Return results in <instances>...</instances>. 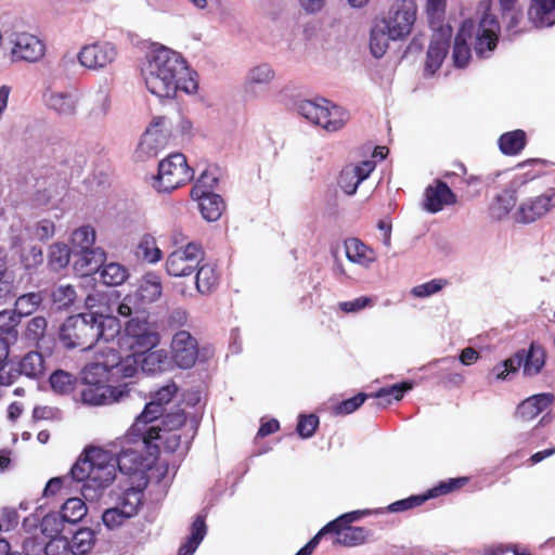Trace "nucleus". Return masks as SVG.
Instances as JSON below:
<instances>
[{"label":"nucleus","mask_w":555,"mask_h":555,"mask_svg":"<svg viewBox=\"0 0 555 555\" xmlns=\"http://www.w3.org/2000/svg\"><path fill=\"white\" fill-rule=\"evenodd\" d=\"M87 505L79 498H69L61 508V517L64 521L75 524L87 515Z\"/></svg>","instance_id":"nucleus-45"},{"label":"nucleus","mask_w":555,"mask_h":555,"mask_svg":"<svg viewBox=\"0 0 555 555\" xmlns=\"http://www.w3.org/2000/svg\"><path fill=\"white\" fill-rule=\"evenodd\" d=\"M134 255L149 264H156L163 259V251L158 247L156 237L151 233H144L139 237Z\"/></svg>","instance_id":"nucleus-34"},{"label":"nucleus","mask_w":555,"mask_h":555,"mask_svg":"<svg viewBox=\"0 0 555 555\" xmlns=\"http://www.w3.org/2000/svg\"><path fill=\"white\" fill-rule=\"evenodd\" d=\"M179 391L178 385L170 380L165 386L160 387L152 397V401L156 402L158 406L165 408L176 397Z\"/></svg>","instance_id":"nucleus-58"},{"label":"nucleus","mask_w":555,"mask_h":555,"mask_svg":"<svg viewBox=\"0 0 555 555\" xmlns=\"http://www.w3.org/2000/svg\"><path fill=\"white\" fill-rule=\"evenodd\" d=\"M47 321L44 318L37 317L29 321L27 325L26 335L29 339L37 341L39 340L46 332Z\"/></svg>","instance_id":"nucleus-62"},{"label":"nucleus","mask_w":555,"mask_h":555,"mask_svg":"<svg viewBox=\"0 0 555 555\" xmlns=\"http://www.w3.org/2000/svg\"><path fill=\"white\" fill-rule=\"evenodd\" d=\"M112 100L105 86H98L89 92V117L92 120H103L111 112Z\"/></svg>","instance_id":"nucleus-31"},{"label":"nucleus","mask_w":555,"mask_h":555,"mask_svg":"<svg viewBox=\"0 0 555 555\" xmlns=\"http://www.w3.org/2000/svg\"><path fill=\"white\" fill-rule=\"evenodd\" d=\"M198 349H170L168 353L171 360V370L175 367L190 369L197 360Z\"/></svg>","instance_id":"nucleus-48"},{"label":"nucleus","mask_w":555,"mask_h":555,"mask_svg":"<svg viewBox=\"0 0 555 555\" xmlns=\"http://www.w3.org/2000/svg\"><path fill=\"white\" fill-rule=\"evenodd\" d=\"M417 7L413 0H397L387 15L376 20L393 41L406 38L415 24Z\"/></svg>","instance_id":"nucleus-9"},{"label":"nucleus","mask_w":555,"mask_h":555,"mask_svg":"<svg viewBox=\"0 0 555 555\" xmlns=\"http://www.w3.org/2000/svg\"><path fill=\"white\" fill-rule=\"evenodd\" d=\"M448 284L449 283L446 279H433L428 282L413 286L410 294L414 298L425 299L440 293Z\"/></svg>","instance_id":"nucleus-47"},{"label":"nucleus","mask_w":555,"mask_h":555,"mask_svg":"<svg viewBox=\"0 0 555 555\" xmlns=\"http://www.w3.org/2000/svg\"><path fill=\"white\" fill-rule=\"evenodd\" d=\"M276 79V70L268 62H259L251 65L244 78V88L247 92L255 93L258 88H267Z\"/></svg>","instance_id":"nucleus-26"},{"label":"nucleus","mask_w":555,"mask_h":555,"mask_svg":"<svg viewBox=\"0 0 555 555\" xmlns=\"http://www.w3.org/2000/svg\"><path fill=\"white\" fill-rule=\"evenodd\" d=\"M367 393L359 392L356 396L343 400L334 405L333 411L336 415H348L357 411L369 398Z\"/></svg>","instance_id":"nucleus-55"},{"label":"nucleus","mask_w":555,"mask_h":555,"mask_svg":"<svg viewBox=\"0 0 555 555\" xmlns=\"http://www.w3.org/2000/svg\"><path fill=\"white\" fill-rule=\"evenodd\" d=\"M428 500L426 493L418 495H411L406 499L396 501L388 506V509L392 513L404 512L414 507H417Z\"/></svg>","instance_id":"nucleus-59"},{"label":"nucleus","mask_w":555,"mask_h":555,"mask_svg":"<svg viewBox=\"0 0 555 555\" xmlns=\"http://www.w3.org/2000/svg\"><path fill=\"white\" fill-rule=\"evenodd\" d=\"M526 349L518 351L514 358L504 360L493 366L491 373L496 379H506L511 373L517 372L522 365L524 374L534 376L539 374L545 364V349Z\"/></svg>","instance_id":"nucleus-11"},{"label":"nucleus","mask_w":555,"mask_h":555,"mask_svg":"<svg viewBox=\"0 0 555 555\" xmlns=\"http://www.w3.org/2000/svg\"><path fill=\"white\" fill-rule=\"evenodd\" d=\"M374 298L370 296H360L351 300L341 301L338 304V309L345 313H359L364 309L374 306Z\"/></svg>","instance_id":"nucleus-56"},{"label":"nucleus","mask_w":555,"mask_h":555,"mask_svg":"<svg viewBox=\"0 0 555 555\" xmlns=\"http://www.w3.org/2000/svg\"><path fill=\"white\" fill-rule=\"evenodd\" d=\"M60 337L66 347H78L87 344V347H92L93 343H88V337H98L104 343L109 341L103 328L96 325V319L93 314L69 317L61 327Z\"/></svg>","instance_id":"nucleus-8"},{"label":"nucleus","mask_w":555,"mask_h":555,"mask_svg":"<svg viewBox=\"0 0 555 555\" xmlns=\"http://www.w3.org/2000/svg\"><path fill=\"white\" fill-rule=\"evenodd\" d=\"M107 296L103 292L95 291L86 297L85 306L87 309L94 310L87 314H93L96 319V325L103 328L107 324L112 328L109 336L118 333V324L115 318L112 317V309L106 305Z\"/></svg>","instance_id":"nucleus-23"},{"label":"nucleus","mask_w":555,"mask_h":555,"mask_svg":"<svg viewBox=\"0 0 555 555\" xmlns=\"http://www.w3.org/2000/svg\"><path fill=\"white\" fill-rule=\"evenodd\" d=\"M218 183L216 173L211 170H205L196 180L191 191V197L201 198L206 195L215 194L214 189Z\"/></svg>","instance_id":"nucleus-46"},{"label":"nucleus","mask_w":555,"mask_h":555,"mask_svg":"<svg viewBox=\"0 0 555 555\" xmlns=\"http://www.w3.org/2000/svg\"><path fill=\"white\" fill-rule=\"evenodd\" d=\"M163 295L162 278L156 272L144 273L137 282V288L128 294L117 307V313L124 318L131 315L133 310H144L157 301Z\"/></svg>","instance_id":"nucleus-7"},{"label":"nucleus","mask_w":555,"mask_h":555,"mask_svg":"<svg viewBox=\"0 0 555 555\" xmlns=\"http://www.w3.org/2000/svg\"><path fill=\"white\" fill-rule=\"evenodd\" d=\"M165 408L158 406L156 402L152 400L147 402L141 412L134 420L129 431L132 436L138 437L142 440L146 448L154 447V441L160 438L162 428L159 426L151 425V423L163 417ZM158 449L157 446H155Z\"/></svg>","instance_id":"nucleus-15"},{"label":"nucleus","mask_w":555,"mask_h":555,"mask_svg":"<svg viewBox=\"0 0 555 555\" xmlns=\"http://www.w3.org/2000/svg\"><path fill=\"white\" fill-rule=\"evenodd\" d=\"M126 334L142 347H157L160 343L157 326L139 319H132L127 323Z\"/></svg>","instance_id":"nucleus-27"},{"label":"nucleus","mask_w":555,"mask_h":555,"mask_svg":"<svg viewBox=\"0 0 555 555\" xmlns=\"http://www.w3.org/2000/svg\"><path fill=\"white\" fill-rule=\"evenodd\" d=\"M70 251L66 244L55 243L51 245L49 262L55 270L65 268L69 262Z\"/></svg>","instance_id":"nucleus-52"},{"label":"nucleus","mask_w":555,"mask_h":555,"mask_svg":"<svg viewBox=\"0 0 555 555\" xmlns=\"http://www.w3.org/2000/svg\"><path fill=\"white\" fill-rule=\"evenodd\" d=\"M446 0H427L426 13L433 25L441 20Z\"/></svg>","instance_id":"nucleus-63"},{"label":"nucleus","mask_w":555,"mask_h":555,"mask_svg":"<svg viewBox=\"0 0 555 555\" xmlns=\"http://www.w3.org/2000/svg\"><path fill=\"white\" fill-rule=\"evenodd\" d=\"M467 482V477L450 478L448 480L440 481L437 486L427 490L425 493L428 496V500L438 498L463 488Z\"/></svg>","instance_id":"nucleus-49"},{"label":"nucleus","mask_w":555,"mask_h":555,"mask_svg":"<svg viewBox=\"0 0 555 555\" xmlns=\"http://www.w3.org/2000/svg\"><path fill=\"white\" fill-rule=\"evenodd\" d=\"M169 137L167 119L163 116L153 117L140 137L134 151L135 158L144 162L156 157L167 146Z\"/></svg>","instance_id":"nucleus-10"},{"label":"nucleus","mask_w":555,"mask_h":555,"mask_svg":"<svg viewBox=\"0 0 555 555\" xmlns=\"http://www.w3.org/2000/svg\"><path fill=\"white\" fill-rule=\"evenodd\" d=\"M165 435L158 440H163L164 449L167 452H176L181 444V436L177 431L164 430Z\"/></svg>","instance_id":"nucleus-64"},{"label":"nucleus","mask_w":555,"mask_h":555,"mask_svg":"<svg viewBox=\"0 0 555 555\" xmlns=\"http://www.w3.org/2000/svg\"><path fill=\"white\" fill-rule=\"evenodd\" d=\"M20 322L18 315L13 311L0 312V347H11L16 344V326Z\"/></svg>","instance_id":"nucleus-36"},{"label":"nucleus","mask_w":555,"mask_h":555,"mask_svg":"<svg viewBox=\"0 0 555 555\" xmlns=\"http://www.w3.org/2000/svg\"><path fill=\"white\" fill-rule=\"evenodd\" d=\"M42 297L39 293H29L20 296L15 301V313L18 315L31 314L41 304Z\"/></svg>","instance_id":"nucleus-51"},{"label":"nucleus","mask_w":555,"mask_h":555,"mask_svg":"<svg viewBox=\"0 0 555 555\" xmlns=\"http://www.w3.org/2000/svg\"><path fill=\"white\" fill-rule=\"evenodd\" d=\"M193 199L198 203V208L203 218L209 222L217 221L221 217L225 207L223 199L218 194H210Z\"/></svg>","instance_id":"nucleus-37"},{"label":"nucleus","mask_w":555,"mask_h":555,"mask_svg":"<svg viewBox=\"0 0 555 555\" xmlns=\"http://www.w3.org/2000/svg\"><path fill=\"white\" fill-rule=\"evenodd\" d=\"M146 89L159 99H173L180 92L195 94L198 90L197 74L177 51L153 44L142 67Z\"/></svg>","instance_id":"nucleus-2"},{"label":"nucleus","mask_w":555,"mask_h":555,"mask_svg":"<svg viewBox=\"0 0 555 555\" xmlns=\"http://www.w3.org/2000/svg\"><path fill=\"white\" fill-rule=\"evenodd\" d=\"M196 288L201 294H208L212 292L219 282V274L217 272V268L212 263H204L203 266H198L196 269Z\"/></svg>","instance_id":"nucleus-43"},{"label":"nucleus","mask_w":555,"mask_h":555,"mask_svg":"<svg viewBox=\"0 0 555 555\" xmlns=\"http://www.w3.org/2000/svg\"><path fill=\"white\" fill-rule=\"evenodd\" d=\"M64 522L65 521L62 519L61 514H48L41 519L40 531L49 538L50 541L44 542L38 541L36 537L30 538L31 540H35V545L39 553H44V555H54L56 551L62 548L61 555H67V540L60 537L64 530Z\"/></svg>","instance_id":"nucleus-17"},{"label":"nucleus","mask_w":555,"mask_h":555,"mask_svg":"<svg viewBox=\"0 0 555 555\" xmlns=\"http://www.w3.org/2000/svg\"><path fill=\"white\" fill-rule=\"evenodd\" d=\"M455 202V194L444 182L435 181L425 189L423 207L430 214H437Z\"/></svg>","instance_id":"nucleus-24"},{"label":"nucleus","mask_w":555,"mask_h":555,"mask_svg":"<svg viewBox=\"0 0 555 555\" xmlns=\"http://www.w3.org/2000/svg\"><path fill=\"white\" fill-rule=\"evenodd\" d=\"M74 376L65 371L59 370L51 374L50 384L54 391L68 393L74 388Z\"/></svg>","instance_id":"nucleus-54"},{"label":"nucleus","mask_w":555,"mask_h":555,"mask_svg":"<svg viewBox=\"0 0 555 555\" xmlns=\"http://www.w3.org/2000/svg\"><path fill=\"white\" fill-rule=\"evenodd\" d=\"M376 162L372 159L356 160L347 164L339 172L337 185L346 195L356 194L358 186L374 171Z\"/></svg>","instance_id":"nucleus-20"},{"label":"nucleus","mask_w":555,"mask_h":555,"mask_svg":"<svg viewBox=\"0 0 555 555\" xmlns=\"http://www.w3.org/2000/svg\"><path fill=\"white\" fill-rule=\"evenodd\" d=\"M99 273L101 281L107 286H119L130 276L127 267L114 261L103 264Z\"/></svg>","instance_id":"nucleus-38"},{"label":"nucleus","mask_w":555,"mask_h":555,"mask_svg":"<svg viewBox=\"0 0 555 555\" xmlns=\"http://www.w3.org/2000/svg\"><path fill=\"white\" fill-rule=\"evenodd\" d=\"M76 297V292L70 285H59L52 292V301L59 309L72 306Z\"/></svg>","instance_id":"nucleus-53"},{"label":"nucleus","mask_w":555,"mask_h":555,"mask_svg":"<svg viewBox=\"0 0 555 555\" xmlns=\"http://www.w3.org/2000/svg\"><path fill=\"white\" fill-rule=\"evenodd\" d=\"M392 38L389 36L387 29H383L379 22L375 21L370 34V51L376 59L383 57L389 49V43Z\"/></svg>","instance_id":"nucleus-40"},{"label":"nucleus","mask_w":555,"mask_h":555,"mask_svg":"<svg viewBox=\"0 0 555 555\" xmlns=\"http://www.w3.org/2000/svg\"><path fill=\"white\" fill-rule=\"evenodd\" d=\"M413 387L410 382H402L391 386L383 387L374 393H370L369 398L375 400L374 405L379 409H385L390 405L393 401H400L408 390Z\"/></svg>","instance_id":"nucleus-35"},{"label":"nucleus","mask_w":555,"mask_h":555,"mask_svg":"<svg viewBox=\"0 0 555 555\" xmlns=\"http://www.w3.org/2000/svg\"><path fill=\"white\" fill-rule=\"evenodd\" d=\"M500 24L495 16L485 12L482 17L475 23L465 21L455 37L452 60L454 66L465 67L472 57L468 40H473L475 52L479 57H489L499 41Z\"/></svg>","instance_id":"nucleus-4"},{"label":"nucleus","mask_w":555,"mask_h":555,"mask_svg":"<svg viewBox=\"0 0 555 555\" xmlns=\"http://www.w3.org/2000/svg\"><path fill=\"white\" fill-rule=\"evenodd\" d=\"M359 518L360 512H351L330 521L314 534V546L326 535H331L333 545L352 547L364 543L369 531L363 527L351 526Z\"/></svg>","instance_id":"nucleus-5"},{"label":"nucleus","mask_w":555,"mask_h":555,"mask_svg":"<svg viewBox=\"0 0 555 555\" xmlns=\"http://www.w3.org/2000/svg\"><path fill=\"white\" fill-rule=\"evenodd\" d=\"M186 422V414L183 410H177L176 412H171L163 415L162 424L164 426V430H172L177 431L181 428Z\"/></svg>","instance_id":"nucleus-61"},{"label":"nucleus","mask_w":555,"mask_h":555,"mask_svg":"<svg viewBox=\"0 0 555 555\" xmlns=\"http://www.w3.org/2000/svg\"><path fill=\"white\" fill-rule=\"evenodd\" d=\"M95 230L90 225H82L75 230L72 234V244L79 251L93 248L95 243Z\"/></svg>","instance_id":"nucleus-50"},{"label":"nucleus","mask_w":555,"mask_h":555,"mask_svg":"<svg viewBox=\"0 0 555 555\" xmlns=\"http://www.w3.org/2000/svg\"><path fill=\"white\" fill-rule=\"evenodd\" d=\"M117 48L109 41H95L83 44L77 54L80 66L90 70L108 67L117 59Z\"/></svg>","instance_id":"nucleus-16"},{"label":"nucleus","mask_w":555,"mask_h":555,"mask_svg":"<svg viewBox=\"0 0 555 555\" xmlns=\"http://www.w3.org/2000/svg\"><path fill=\"white\" fill-rule=\"evenodd\" d=\"M451 29L448 26H440L435 30L425 60V72L434 75L442 65L449 49Z\"/></svg>","instance_id":"nucleus-21"},{"label":"nucleus","mask_w":555,"mask_h":555,"mask_svg":"<svg viewBox=\"0 0 555 555\" xmlns=\"http://www.w3.org/2000/svg\"><path fill=\"white\" fill-rule=\"evenodd\" d=\"M555 208V189H546L543 193L521 201L513 214L518 224H531L543 219Z\"/></svg>","instance_id":"nucleus-12"},{"label":"nucleus","mask_w":555,"mask_h":555,"mask_svg":"<svg viewBox=\"0 0 555 555\" xmlns=\"http://www.w3.org/2000/svg\"><path fill=\"white\" fill-rule=\"evenodd\" d=\"M22 262L26 268H35L42 263V249L36 245H27L21 254Z\"/></svg>","instance_id":"nucleus-60"},{"label":"nucleus","mask_w":555,"mask_h":555,"mask_svg":"<svg viewBox=\"0 0 555 555\" xmlns=\"http://www.w3.org/2000/svg\"><path fill=\"white\" fill-rule=\"evenodd\" d=\"M349 120L348 112L334 102L314 96V125L327 132H336L345 127Z\"/></svg>","instance_id":"nucleus-18"},{"label":"nucleus","mask_w":555,"mask_h":555,"mask_svg":"<svg viewBox=\"0 0 555 555\" xmlns=\"http://www.w3.org/2000/svg\"><path fill=\"white\" fill-rule=\"evenodd\" d=\"M116 465L121 473L137 475L143 478L142 456L135 451L124 450L116 459L115 455L99 447H89L79 456L70 469L72 478L85 482L81 492L88 498L89 491L102 490L108 487L116 477Z\"/></svg>","instance_id":"nucleus-3"},{"label":"nucleus","mask_w":555,"mask_h":555,"mask_svg":"<svg viewBox=\"0 0 555 555\" xmlns=\"http://www.w3.org/2000/svg\"><path fill=\"white\" fill-rule=\"evenodd\" d=\"M94 543V531L90 528H80L74 533L70 542L67 541V551L70 550L74 555H86L93 548Z\"/></svg>","instance_id":"nucleus-39"},{"label":"nucleus","mask_w":555,"mask_h":555,"mask_svg":"<svg viewBox=\"0 0 555 555\" xmlns=\"http://www.w3.org/2000/svg\"><path fill=\"white\" fill-rule=\"evenodd\" d=\"M309 95V86L298 87L293 85L291 87V102L292 109L299 116L310 119L312 113V102L306 98Z\"/></svg>","instance_id":"nucleus-44"},{"label":"nucleus","mask_w":555,"mask_h":555,"mask_svg":"<svg viewBox=\"0 0 555 555\" xmlns=\"http://www.w3.org/2000/svg\"><path fill=\"white\" fill-rule=\"evenodd\" d=\"M517 193L513 189H504L490 199L487 206V215L491 221H506L517 208Z\"/></svg>","instance_id":"nucleus-22"},{"label":"nucleus","mask_w":555,"mask_h":555,"mask_svg":"<svg viewBox=\"0 0 555 555\" xmlns=\"http://www.w3.org/2000/svg\"><path fill=\"white\" fill-rule=\"evenodd\" d=\"M344 250L347 260L351 264L364 270L370 269L377 259L375 250L357 237L346 238Z\"/></svg>","instance_id":"nucleus-25"},{"label":"nucleus","mask_w":555,"mask_h":555,"mask_svg":"<svg viewBox=\"0 0 555 555\" xmlns=\"http://www.w3.org/2000/svg\"><path fill=\"white\" fill-rule=\"evenodd\" d=\"M552 393H539L524 400L516 410V417L521 422H530L546 410L553 402Z\"/></svg>","instance_id":"nucleus-29"},{"label":"nucleus","mask_w":555,"mask_h":555,"mask_svg":"<svg viewBox=\"0 0 555 555\" xmlns=\"http://www.w3.org/2000/svg\"><path fill=\"white\" fill-rule=\"evenodd\" d=\"M131 350L102 349L96 361L85 365L81 380L86 387L80 392L83 403L109 405L129 397L127 379L134 377L139 370V358Z\"/></svg>","instance_id":"nucleus-1"},{"label":"nucleus","mask_w":555,"mask_h":555,"mask_svg":"<svg viewBox=\"0 0 555 555\" xmlns=\"http://www.w3.org/2000/svg\"><path fill=\"white\" fill-rule=\"evenodd\" d=\"M147 486V480H143L135 487L127 488L118 499L117 506L125 511L129 517H133L138 514L139 509L143 505L144 501V489Z\"/></svg>","instance_id":"nucleus-33"},{"label":"nucleus","mask_w":555,"mask_h":555,"mask_svg":"<svg viewBox=\"0 0 555 555\" xmlns=\"http://www.w3.org/2000/svg\"><path fill=\"white\" fill-rule=\"evenodd\" d=\"M528 17L538 28L553 26L555 24V0H531Z\"/></svg>","instance_id":"nucleus-30"},{"label":"nucleus","mask_w":555,"mask_h":555,"mask_svg":"<svg viewBox=\"0 0 555 555\" xmlns=\"http://www.w3.org/2000/svg\"><path fill=\"white\" fill-rule=\"evenodd\" d=\"M204 253L199 245L186 243L173 251L166 259V271L175 278L191 275L203 261Z\"/></svg>","instance_id":"nucleus-14"},{"label":"nucleus","mask_w":555,"mask_h":555,"mask_svg":"<svg viewBox=\"0 0 555 555\" xmlns=\"http://www.w3.org/2000/svg\"><path fill=\"white\" fill-rule=\"evenodd\" d=\"M105 257V251L100 247L81 250L74 262V268L79 274L89 275L99 271L100 267L104 263Z\"/></svg>","instance_id":"nucleus-32"},{"label":"nucleus","mask_w":555,"mask_h":555,"mask_svg":"<svg viewBox=\"0 0 555 555\" xmlns=\"http://www.w3.org/2000/svg\"><path fill=\"white\" fill-rule=\"evenodd\" d=\"M139 358V366L143 372L156 373L171 370V360L167 349H145L131 352Z\"/></svg>","instance_id":"nucleus-28"},{"label":"nucleus","mask_w":555,"mask_h":555,"mask_svg":"<svg viewBox=\"0 0 555 555\" xmlns=\"http://www.w3.org/2000/svg\"><path fill=\"white\" fill-rule=\"evenodd\" d=\"M43 105L62 118L76 116L80 103V94L72 87H47L42 92Z\"/></svg>","instance_id":"nucleus-13"},{"label":"nucleus","mask_w":555,"mask_h":555,"mask_svg":"<svg viewBox=\"0 0 555 555\" xmlns=\"http://www.w3.org/2000/svg\"><path fill=\"white\" fill-rule=\"evenodd\" d=\"M526 142V132L517 129L503 133L499 138V147L505 155H517L524 150Z\"/></svg>","instance_id":"nucleus-42"},{"label":"nucleus","mask_w":555,"mask_h":555,"mask_svg":"<svg viewBox=\"0 0 555 555\" xmlns=\"http://www.w3.org/2000/svg\"><path fill=\"white\" fill-rule=\"evenodd\" d=\"M192 178L193 170L186 157L182 153H172L159 162L152 186L159 193H167L186 184Z\"/></svg>","instance_id":"nucleus-6"},{"label":"nucleus","mask_w":555,"mask_h":555,"mask_svg":"<svg viewBox=\"0 0 555 555\" xmlns=\"http://www.w3.org/2000/svg\"><path fill=\"white\" fill-rule=\"evenodd\" d=\"M21 372L28 377H39L44 374V356L38 349H33L26 353L20 362Z\"/></svg>","instance_id":"nucleus-41"},{"label":"nucleus","mask_w":555,"mask_h":555,"mask_svg":"<svg viewBox=\"0 0 555 555\" xmlns=\"http://www.w3.org/2000/svg\"><path fill=\"white\" fill-rule=\"evenodd\" d=\"M46 54V43L29 33L14 34L11 39V55L14 61L35 63Z\"/></svg>","instance_id":"nucleus-19"},{"label":"nucleus","mask_w":555,"mask_h":555,"mask_svg":"<svg viewBox=\"0 0 555 555\" xmlns=\"http://www.w3.org/2000/svg\"><path fill=\"white\" fill-rule=\"evenodd\" d=\"M130 518L131 517H129L128 514L117 505L105 509L102 515L103 524L111 530L120 527Z\"/></svg>","instance_id":"nucleus-57"}]
</instances>
